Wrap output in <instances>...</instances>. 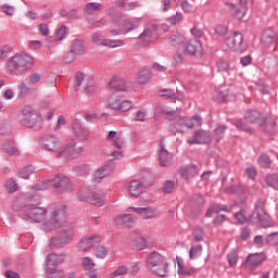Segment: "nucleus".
Returning <instances> with one entry per match:
<instances>
[{"label":"nucleus","instance_id":"2eb2a0df","mask_svg":"<svg viewBox=\"0 0 278 278\" xmlns=\"http://www.w3.org/2000/svg\"><path fill=\"white\" fill-rule=\"evenodd\" d=\"M248 1L249 0H239V7L233 3H228L233 18H237L238 21H242V18H244V14H247Z\"/></svg>","mask_w":278,"mask_h":278},{"label":"nucleus","instance_id":"4468645a","mask_svg":"<svg viewBox=\"0 0 278 278\" xmlns=\"http://www.w3.org/2000/svg\"><path fill=\"white\" fill-rule=\"evenodd\" d=\"M102 238L101 236H93V237H84L80 239L77 249L78 251H81V253H86L88 249H92L96 244H99L101 242Z\"/></svg>","mask_w":278,"mask_h":278},{"label":"nucleus","instance_id":"a19ab883","mask_svg":"<svg viewBox=\"0 0 278 278\" xmlns=\"http://www.w3.org/2000/svg\"><path fill=\"white\" fill-rule=\"evenodd\" d=\"M201 253H203V247L201 244L192 247L189 250V260H197V257H201Z\"/></svg>","mask_w":278,"mask_h":278},{"label":"nucleus","instance_id":"c03bdc74","mask_svg":"<svg viewBox=\"0 0 278 278\" xmlns=\"http://www.w3.org/2000/svg\"><path fill=\"white\" fill-rule=\"evenodd\" d=\"M29 94V87L25 83H21L17 86V97L20 99H25Z\"/></svg>","mask_w":278,"mask_h":278},{"label":"nucleus","instance_id":"20e7f679","mask_svg":"<svg viewBox=\"0 0 278 278\" xmlns=\"http://www.w3.org/2000/svg\"><path fill=\"white\" fill-rule=\"evenodd\" d=\"M147 268L157 277H166L168 275V261L160 252H150L146 256Z\"/></svg>","mask_w":278,"mask_h":278},{"label":"nucleus","instance_id":"58836bf2","mask_svg":"<svg viewBox=\"0 0 278 278\" xmlns=\"http://www.w3.org/2000/svg\"><path fill=\"white\" fill-rule=\"evenodd\" d=\"M84 12L89 15L94 14V12H101V3L89 2L85 5Z\"/></svg>","mask_w":278,"mask_h":278},{"label":"nucleus","instance_id":"a18cd8bd","mask_svg":"<svg viewBox=\"0 0 278 278\" xmlns=\"http://www.w3.org/2000/svg\"><path fill=\"white\" fill-rule=\"evenodd\" d=\"M81 266L85 270H92L96 264L91 257L86 256L81 258Z\"/></svg>","mask_w":278,"mask_h":278},{"label":"nucleus","instance_id":"a878e982","mask_svg":"<svg viewBox=\"0 0 278 278\" xmlns=\"http://www.w3.org/2000/svg\"><path fill=\"white\" fill-rule=\"evenodd\" d=\"M176 266H177V274L182 275L184 277H188L197 273V269H194L193 267L191 268L184 267V258L179 256L176 257Z\"/></svg>","mask_w":278,"mask_h":278},{"label":"nucleus","instance_id":"e433bc0d","mask_svg":"<svg viewBox=\"0 0 278 278\" xmlns=\"http://www.w3.org/2000/svg\"><path fill=\"white\" fill-rule=\"evenodd\" d=\"M2 149L8 155H18V149H16V146H14L12 140L4 142Z\"/></svg>","mask_w":278,"mask_h":278},{"label":"nucleus","instance_id":"3c124183","mask_svg":"<svg viewBox=\"0 0 278 278\" xmlns=\"http://www.w3.org/2000/svg\"><path fill=\"white\" fill-rule=\"evenodd\" d=\"M205 233L203 232V228L197 226L193 228V239L195 242H201L204 238Z\"/></svg>","mask_w":278,"mask_h":278},{"label":"nucleus","instance_id":"de8ad7c7","mask_svg":"<svg viewBox=\"0 0 278 278\" xmlns=\"http://www.w3.org/2000/svg\"><path fill=\"white\" fill-rule=\"evenodd\" d=\"M233 216L241 225H244L249 222V217H247V211L244 210H240L239 212L235 213Z\"/></svg>","mask_w":278,"mask_h":278},{"label":"nucleus","instance_id":"c9c22d12","mask_svg":"<svg viewBox=\"0 0 278 278\" xmlns=\"http://www.w3.org/2000/svg\"><path fill=\"white\" fill-rule=\"evenodd\" d=\"M169 43L172 47H181L186 45V37L181 34L172 35L169 37Z\"/></svg>","mask_w":278,"mask_h":278},{"label":"nucleus","instance_id":"6ab92c4d","mask_svg":"<svg viewBox=\"0 0 278 278\" xmlns=\"http://www.w3.org/2000/svg\"><path fill=\"white\" fill-rule=\"evenodd\" d=\"M111 173L112 165L104 164L93 173L92 179L96 184H101L103 179H105V177H108V175H110Z\"/></svg>","mask_w":278,"mask_h":278},{"label":"nucleus","instance_id":"0e129e2a","mask_svg":"<svg viewBox=\"0 0 278 278\" xmlns=\"http://www.w3.org/2000/svg\"><path fill=\"white\" fill-rule=\"evenodd\" d=\"M123 275H127V266L125 265H122L117 269H115L112 274V277L113 278L123 277Z\"/></svg>","mask_w":278,"mask_h":278},{"label":"nucleus","instance_id":"6e6552de","mask_svg":"<svg viewBox=\"0 0 278 278\" xmlns=\"http://www.w3.org/2000/svg\"><path fill=\"white\" fill-rule=\"evenodd\" d=\"M55 192L58 194H64L68 192H73V182L71 178L64 174H58L53 179L50 180Z\"/></svg>","mask_w":278,"mask_h":278},{"label":"nucleus","instance_id":"ddd939ff","mask_svg":"<svg viewBox=\"0 0 278 278\" xmlns=\"http://www.w3.org/2000/svg\"><path fill=\"white\" fill-rule=\"evenodd\" d=\"M72 129L74 131L75 138H77V140H80L81 142H86L88 138H90V131L86 129V126L81 124L79 119H76L72 124Z\"/></svg>","mask_w":278,"mask_h":278},{"label":"nucleus","instance_id":"052dcab7","mask_svg":"<svg viewBox=\"0 0 278 278\" xmlns=\"http://www.w3.org/2000/svg\"><path fill=\"white\" fill-rule=\"evenodd\" d=\"M211 214H219V212H231V210L227 208V206H223L220 204H214L210 210Z\"/></svg>","mask_w":278,"mask_h":278},{"label":"nucleus","instance_id":"774afa93","mask_svg":"<svg viewBox=\"0 0 278 278\" xmlns=\"http://www.w3.org/2000/svg\"><path fill=\"white\" fill-rule=\"evenodd\" d=\"M266 241L268 244H278V232L268 235Z\"/></svg>","mask_w":278,"mask_h":278},{"label":"nucleus","instance_id":"49530a36","mask_svg":"<svg viewBox=\"0 0 278 278\" xmlns=\"http://www.w3.org/2000/svg\"><path fill=\"white\" fill-rule=\"evenodd\" d=\"M227 262H228L229 266H231V267L236 266V264H238V251L231 250L227 254Z\"/></svg>","mask_w":278,"mask_h":278},{"label":"nucleus","instance_id":"72a5a7b5","mask_svg":"<svg viewBox=\"0 0 278 278\" xmlns=\"http://www.w3.org/2000/svg\"><path fill=\"white\" fill-rule=\"evenodd\" d=\"M232 125L239 130L244 131V134L253 135L255 134V130L247 125V122H243L242 119L233 121Z\"/></svg>","mask_w":278,"mask_h":278},{"label":"nucleus","instance_id":"f257e3e1","mask_svg":"<svg viewBox=\"0 0 278 278\" xmlns=\"http://www.w3.org/2000/svg\"><path fill=\"white\" fill-rule=\"evenodd\" d=\"M51 216L41 225L42 231L49 233L56 231L55 236L51 238L50 244L52 247H66L73 241L75 230L73 226L66 222V204L56 202L50 206Z\"/></svg>","mask_w":278,"mask_h":278},{"label":"nucleus","instance_id":"0eeeda50","mask_svg":"<svg viewBox=\"0 0 278 278\" xmlns=\"http://www.w3.org/2000/svg\"><path fill=\"white\" fill-rule=\"evenodd\" d=\"M264 201L257 200L255 203L254 212L252 214L253 218H255L264 229H268V227H273V219H270V215L264 210Z\"/></svg>","mask_w":278,"mask_h":278},{"label":"nucleus","instance_id":"9d476101","mask_svg":"<svg viewBox=\"0 0 278 278\" xmlns=\"http://www.w3.org/2000/svg\"><path fill=\"white\" fill-rule=\"evenodd\" d=\"M87 192H88L87 189H81L78 192V199H80V201H86L91 205H98V207H101V205H103V197H105V194L103 193L102 190H98L91 195L87 194Z\"/></svg>","mask_w":278,"mask_h":278},{"label":"nucleus","instance_id":"c85d7f7f","mask_svg":"<svg viewBox=\"0 0 278 278\" xmlns=\"http://www.w3.org/2000/svg\"><path fill=\"white\" fill-rule=\"evenodd\" d=\"M140 27V21L131 22L129 20H125L122 24L119 31H124V35L129 34V31H134V29H138Z\"/></svg>","mask_w":278,"mask_h":278},{"label":"nucleus","instance_id":"7c9ffc66","mask_svg":"<svg viewBox=\"0 0 278 278\" xmlns=\"http://www.w3.org/2000/svg\"><path fill=\"white\" fill-rule=\"evenodd\" d=\"M70 51L71 53H74V55H81V53L86 51V48L84 47V41L79 39L73 40Z\"/></svg>","mask_w":278,"mask_h":278},{"label":"nucleus","instance_id":"5fc2aeb1","mask_svg":"<svg viewBox=\"0 0 278 278\" xmlns=\"http://www.w3.org/2000/svg\"><path fill=\"white\" fill-rule=\"evenodd\" d=\"M134 106V102L129 100L121 101L119 102V109L117 110L118 112H129L131 108Z\"/></svg>","mask_w":278,"mask_h":278},{"label":"nucleus","instance_id":"13d9d810","mask_svg":"<svg viewBox=\"0 0 278 278\" xmlns=\"http://www.w3.org/2000/svg\"><path fill=\"white\" fill-rule=\"evenodd\" d=\"M134 121L137 123H144V121H147V110L142 109L137 111Z\"/></svg>","mask_w":278,"mask_h":278},{"label":"nucleus","instance_id":"bf43d9fd","mask_svg":"<svg viewBox=\"0 0 278 278\" xmlns=\"http://www.w3.org/2000/svg\"><path fill=\"white\" fill-rule=\"evenodd\" d=\"M33 189L36 192H42L45 190H49V182L48 181H39L33 186Z\"/></svg>","mask_w":278,"mask_h":278},{"label":"nucleus","instance_id":"37998d69","mask_svg":"<svg viewBox=\"0 0 278 278\" xmlns=\"http://www.w3.org/2000/svg\"><path fill=\"white\" fill-rule=\"evenodd\" d=\"M108 105H109V108H111V110H119L121 100H119L118 96L113 94L112 97H110L108 100Z\"/></svg>","mask_w":278,"mask_h":278},{"label":"nucleus","instance_id":"864d4df0","mask_svg":"<svg viewBox=\"0 0 278 278\" xmlns=\"http://www.w3.org/2000/svg\"><path fill=\"white\" fill-rule=\"evenodd\" d=\"M66 26L62 25L59 29L55 30V40H64V38H66Z\"/></svg>","mask_w":278,"mask_h":278},{"label":"nucleus","instance_id":"bb28decb","mask_svg":"<svg viewBox=\"0 0 278 278\" xmlns=\"http://www.w3.org/2000/svg\"><path fill=\"white\" fill-rule=\"evenodd\" d=\"M153 31H155V26L143 29V31L139 35V40L143 45V47L151 45Z\"/></svg>","mask_w":278,"mask_h":278},{"label":"nucleus","instance_id":"338daca9","mask_svg":"<svg viewBox=\"0 0 278 278\" xmlns=\"http://www.w3.org/2000/svg\"><path fill=\"white\" fill-rule=\"evenodd\" d=\"M74 173L77 176H84V175H88L89 170L88 167L86 165H81V166H76L74 167Z\"/></svg>","mask_w":278,"mask_h":278},{"label":"nucleus","instance_id":"393cba45","mask_svg":"<svg viewBox=\"0 0 278 278\" xmlns=\"http://www.w3.org/2000/svg\"><path fill=\"white\" fill-rule=\"evenodd\" d=\"M74 153H75V143H70V144L65 146V149H63L58 154L56 157L59 160H64L65 162H68L71 160H73V157H75Z\"/></svg>","mask_w":278,"mask_h":278},{"label":"nucleus","instance_id":"5701e85b","mask_svg":"<svg viewBox=\"0 0 278 278\" xmlns=\"http://www.w3.org/2000/svg\"><path fill=\"white\" fill-rule=\"evenodd\" d=\"M159 164L160 166H170L173 164V154L166 150L164 143H161Z\"/></svg>","mask_w":278,"mask_h":278},{"label":"nucleus","instance_id":"2f4dec72","mask_svg":"<svg viewBox=\"0 0 278 278\" xmlns=\"http://www.w3.org/2000/svg\"><path fill=\"white\" fill-rule=\"evenodd\" d=\"M149 79H151V68L143 67L139 73L137 77L138 84H149Z\"/></svg>","mask_w":278,"mask_h":278},{"label":"nucleus","instance_id":"f3484780","mask_svg":"<svg viewBox=\"0 0 278 278\" xmlns=\"http://www.w3.org/2000/svg\"><path fill=\"white\" fill-rule=\"evenodd\" d=\"M42 151L55 152L60 149V139L55 136H48L41 141Z\"/></svg>","mask_w":278,"mask_h":278},{"label":"nucleus","instance_id":"473e14b6","mask_svg":"<svg viewBox=\"0 0 278 278\" xmlns=\"http://www.w3.org/2000/svg\"><path fill=\"white\" fill-rule=\"evenodd\" d=\"M244 118L248 123H257L258 121H262V113L257 110H249L245 112Z\"/></svg>","mask_w":278,"mask_h":278},{"label":"nucleus","instance_id":"f8f14e48","mask_svg":"<svg viewBox=\"0 0 278 278\" xmlns=\"http://www.w3.org/2000/svg\"><path fill=\"white\" fill-rule=\"evenodd\" d=\"M261 45L265 47V49H268L271 47V51H275L277 49V34L273 28H267L263 30V34L261 36Z\"/></svg>","mask_w":278,"mask_h":278},{"label":"nucleus","instance_id":"cd10ccee","mask_svg":"<svg viewBox=\"0 0 278 278\" xmlns=\"http://www.w3.org/2000/svg\"><path fill=\"white\" fill-rule=\"evenodd\" d=\"M140 217L142 218V220H153L160 217V212L157 211V208L143 207Z\"/></svg>","mask_w":278,"mask_h":278},{"label":"nucleus","instance_id":"c756f323","mask_svg":"<svg viewBox=\"0 0 278 278\" xmlns=\"http://www.w3.org/2000/svg\"><path fill=\"white\" fill-rule=\"evenodd\" d=\"M180 177L184 179H190V177H194L197 175V167L195 165H187L185 167H181L180 170Z\"/></svg>","mask_w":278,"mask_h":278},{"label":"nucleus","instance_id":"412c9836","mask_svg":"<svg viewBox=\"0 0 278 278\" xmlns=\"http://www.w3.org/2000/svg\"><path fill=\"white\" fill-rule=\"evenodd\" d=\"M266 260V254L264 253H253L249 254L247 260H245V266L247 268H255V266H260L262 262Z\"/></svg>","mask_w":278,"mask_h":278},{"label":"nucleus","instance_id":"ea45409f","mask_svg":"<svg viewBox=\"0 0 278 278\" xmlns=\"http://www.w3.org/2000/svg\"><path fill=\"white\" fill-rule=\"evenodd\" d=\"M216 67L218 73H229L230 67H229V62L224 59H218L216 61Z\"/></svg>","mask_w":278,"mask_h":278},{"label":"nucleus","instance_id":"6e6d98bb","mask_svg":"<svg viewBox=\"0 0 278 278\" xmlns=\"http://www.w3.org/2000/svg\"><path fill=\"white\" fill-rule=\"evenodd\" d=\"M270 156L266 155V154H262L258 157V164L260 166H262V168H268V166H270Z\"/></svg>","mask_w":278,"mask_h":278},{"label":"nucleus","instance_id":"39448f33","mask_svg":"<svg viewBox=\"0 0 278 278\" xmlns=\"http://www.w3.org/2000/svg\"><path fill=\"white\" fill-rule=\"evenodd\" d=\"M66 256L64 254H49L45 260V271L47 273L48 278H63L64 270L58 268H51L50 266H60V264L64 263Z\"/></svg>","mask_w":278,"mask_h":278},{"label":"nucleus","instance_id":"4be33fe9","mask_svg":"<svg viewBox=\"0 0 278 278\" xmlns=\"http://www.w3.org/2000/svg\"><path fill=\"white\" fill-rule=\"evenodd\" d=\"M128 192L131 197L138 199V197L144 192V185L140 180H131L128 184Z\"/></svg>","mask_w":278,"mask_h":278},{"label":"nucleus","instance_id":"f704fd0d","mask_svg":"<svg viewBox=\"0 0 278 278\" xmlns=\"http://www.w3.org/2000/svg\"><path fill=\"white\" fill-rule=\"evenodd\" d=\"M101 47H109L110 49H117V47H125V41L121 39H104L101 41Z\"/></svg>","mask_w":278,"mask_h":278},{"label":"nucleus","instance_id":"9b49d317","mask_svg":"<svg viewBox=\"0 0 278 278\" xmlns=\"http://www.w3.org/2000/svg\"><path fill=\"white\" fill-rule=\"evenodd\" d=\"M202 119L198 115H194L191 118L181 117L176 123V131L184 134L182 127L187 129H192L193 127H201Z\"/></svg>","mask_w":278,"mask_h":278},{"label":"nucleus","instance_id":"603ef678","mask_svg":"<svg viewBox=\"0 0 278 278\" xmlns=\"http://www.w3.org/2000/svg\"><path fill=\"white\" fill-rule=\"evenodd\" d=\"M5 188L10 194H14L18 190V185L13 179H10L5 182Z\"/></svg>","mask_w":278,"mask_h":278},{"label":"nucleus","instance_id":"69168bd1","mask_svg":"<svg viewBox=\"0 0 278 278\" xmlns=\"http://www.w3.org/2000/svg\"><path fill=\"white\" fill-rule=\"evenodd\" d=\"M181 10L186 14H192V12H194V7L192 4H190L187 0H185L181 2Z\"/></svg>","mask_w":278,"mask_h":278},{"label":"nucleus","instance_id":"680f3d73","mask_svg":"<svg viewBox=\"0 0 278 278\" xmlns=\"http://www.w3.org/2000/svg\"><path fill=\"white\" fill-rule=\"evenodd\" d=\"M0 10L7 16H14V7L10 4H2Z\"/></svg>","mask_w":278,"mask_h":278},{"label":"nucleus","instance_id":"a211bd4d","mask_svg":"<svg viewBox=\"0 0 278 278\" xmlns=\"http://www.w3.org/2000/svg\"><path fill=\"white\" fill-rule=\"evenodd\" d=\"M210 140V132L207 130H197L191 138L187 139L188 144H205Z\"/></svg>","mask_w":278,"mask_h":278},{"label":"nucleus","instance_id":"f03ea898","mask_svg":"<svg viewBox=\"0 0 278 278\" xmlns=\"http://www.w3.org/2000/svg\"><path fill=\"white\" fill-rule=\"evenodd\" d=\"M51 205L48 208L37 206L27 202L26 194H20L12 202V210L20 212L21 216L26 220H33V223H45L47 220V213L50 212Z\"/></svg>","mask_w":278,"mask_h":278},{"label":"nucleus","instance_id":"423d86ee","mask_svg":"<svg viewBox=\"0 0 278 278\" xmlns=\"http://www.w3.org/2000/svg\"><path fill=\"white\" fill-rule=\"evenodd\" d=\"M42 121V117L31 106H25L20 112L18 123L22 127L34 129Z\"/></svg>","mask_w":278,"mask_h":278},{"label":"nucleus","instance_id":"4c0bfd02","mask_svg":"<svg viewBox=\"0 0 278 278\" xmlns=\"http://www.w3.org/2000/svg\"><path fill=\"white\" fill-rule=\"evenodd\" d=\"M34 166L31 165H28L26 167H22L17 170V176L21 178V179H27L28 177H31V175H34Z\"/></svg>","mask_w":278,"mask_h":278},{"label":"nucleus","instance_id":"8fccbe9b","mask_svg":"<svg viewBox=\"0 0 278 278\" xmlns=\"http://www.w3.org/2000/svg\"><path fill=\"white\" fill-rule=\"evenodd\" d=\"M225 131H227V126L222 125L215 128L214 134H215V141L218 142L222 138L225 136Z\"/></svg>","mask_w":278,"mask_h":278},{"label":"nucleus","instance_id":"79ce46f5","mask_svg":"<svg viewBox=\"0 0 278 278\" xmlns=\"http://www.w3.org/2000/svg\"><path fill=\"white\" fill-rule=\"evenodd\" d=\"M265 181L267 186L270 188H274V190H278V175L277 174H271L266 176Z\"/></svg>","mask_w":278,"mask_h":278},{"label":"nucleus","instance_id":"4d7b16f0","mask_svg":"<svg viewBox=\"0 0 278 278\" xmlns=\"http://www.w3.org/2000/svg\"><path fill=\"white\" fill-rule=\"evenodd\" d=\"M163 190L165 194H173V192H175V181L173 180L165 181Z\"/></svg>","mask_w":278,"mask_h":278},{"label":"nucleus","instance_id":"1a4fd4ad","mask_svg":"<svg viewBox=\"0 0 278 278\" xmlns=\"http://www.w3.org/2000/svg\"><path fill=\"white\" fill-rule=\"evenodd\" d=\"M244 37L240 31H233L228 37L225 38L224 45L230 49V51H235L237 53H242L247 48H244L243 43Z\"/></svg>","mask_w":278,"mask_h":278},{"label":"nucleus","instance_id":"aec40b11","mask_svg":"<svg viewBox=\"0 0 278 278\" xmlns=\"http://www.w3.org/2000/svg\"><path fill=\"white\" fill-rule=\"evenodd\" d=\"M137 218L134 216V214H125L115 217L114 223L116 227H131L136 225Z\"/></svg>","mask_w":278,"mask_h":278},{"label":"nucleus","instance_id":"e2e57ef3","mask_svg":"<svg viewBox=\"0 0 278 278\" xmlns=\"http://www.w3.org/2000/svg\"><path fill=\"white\" fill-rule=\"evenodd\" d=\"M161 97H167V99H177V93L175 92V89H162L161 90Z\"/></svg>","mask_w":278,"mask_h":278},{"label":"nucleus","instance_id":"7ed1b4c3","mask_svg":"<svg viewBox=\"0 0 278 278\" xmlns=\"http://www.w3.org/2000/svg\"><path fill=\"white\" fill-rule=\"evenodd\" d=\"M5 66L11 75H25L34 67V56L26 52L16 53L7 60Z\"/></svg>","mask_w":278,"mask_h":278},{"label":"nucleus","instance_id":"dca6fc26","mask_svg":"<svg viewBox=\"0 0 278 278\" xmlns=\"http://www.w3.org/2000/svg\"><path fill=\"white\" fill-rule=\"evenodd\" d=\"M185 53H188L189 55H203V46L201 45V41L199 40H191L186 42L185 41Z\"/></svg>","mask_w":278,"mask_h":278},{"label":"nucleus","instance_id":"09e8293b","mask_svg":"<svg viewBox=\"0 0 278 278\" xmlns=\"http://www.w3.org/2000/svg\"><path fill=\"white\" fill-rule=\"evenodd\" d=\"M84 73L83 72H78L76 75H75V79H74V89L76 92L79 91V88L81 87V83L84 81Z\"/></svg>","mask_w":278,"mask_h":278},{"label":"nucleus","instance_id":"b1692460","mask_svg":"<svg viewBox=\"0 0 278 278\" xmlns=\"http://www.w3.org/2000/svg\"><path fill=\"white\" fill-rule=\"evenodd\" d=\"M109 88L111 90H116L117 92H125V90H127V83H125V79L119 76H114L109 81Z\"/></svg>","mask_w":278,"mask_h":278}]
</instances>
